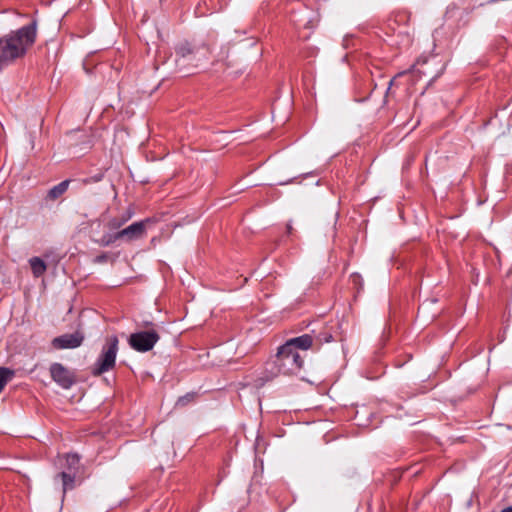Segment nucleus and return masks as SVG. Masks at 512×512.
Instances as JSON below:
<instances>
[{"label":"nucleus","mask_w":512,"mask_h":512,"mask_svg":"<svg viewBox=\"0 0 512 512\" xmlns=\"http://www.w3.org/2000/svg\"><path fill=\"white\" fill-rule=\"evenodd\" d=\"M145 234V223L135 222L128 227L117 232V237L125 241H132L141 238Z\"/></svg>","instance_id":"nucleus-7"},{"label":"nucleus","mask_w":512,"mask_h":512,"mask_svg":"<svg viewBox=\"0 0 512 512\" xmlns=\"http://www.w3.org/2000/svg\"><path fill=\"white\" fill-rule=\"evenodd\" d=\"M52 379L64 389L70 388L74 383V375L60 363H54L50 367Z\"/></svg>","instance_id":"nucleus-5"},{"label":"nucleus","mask_w":512,"mask_h":512,"mask_svg":"<svg viewBox=\"0 0 512 512\" xmlns=\"http://www.w3.org/2000/svg\"><path fill=\"white\" fill-rule=\"evenodd\" d=\"M84 340L81 332L76 331L72 334H64L56 337L52 341V345L56 349H73L79 347Z\"/></svg>","instance_id":"nucleus-6"},{"label":"nucleus","mask_w":512,"mask_h":512,"mask_svg":"<svg viewBox=\"0 0 512 512\" xmlns=\"http://www.w3.org/2000/svg\"><path fill=\"white\" fill-rule=\"evenodd\" d=\"M312 343V337L308 334H304L299 337H295L288 340L284 345H289V348H291L294 351H297V349H309L312 346Z\"/></svg>","instance_id":"nucleus-8"},{"label":"nucleus","mask_w":512,"mask_h":512,"mask_svg":"<svg viewBox=\"0 0 512 512\" xmlns=\"http://www.w3.org/2000/svg\"><path fill=\"white\" fill-rule=\"evenodd\" d=\"M176 52L179 56L185 58L192 53V48L190 47V45L188 43H185V44H181L177 48Z\"/></svg>","instance_id":"nucleus-14"},{"label":"nucleus","mask_w":512,"mask_h":512,"mask_svg":"<svg viewBox=\"0 0 512 512\" xmlns=\"http://www.w3.org/2000/svg\"><path fill=\"white\" fill-rule=\"evenodd\" d=\"M304 364L303 357L298 351L289 348V345H282L276 355V365L279 372L285 375H297Z\"/></svg>","instance_id":"nucleus-2"},{"label":"nucleus","mask_w":512,"mask_h":512,"mask_svg":"<svg viewBox=\"0 0 512 512\" xmlns=\"http://www.w3.org/2000/svg\"><path fill=\"white\" fill-rule=\"evenodd\" d=\"M70 180H64L53 186L47 193V199L54 201L61 197L68 189Z\"/></svg>","instance_id":"nucleus-10"},{"label":"nucleus","mask_w":512,"mask_h":512,"mask_svg":"<svg viewBox=\"0 0 512 512\" xmlns=\"http://www.w3.org/2000/svg\"><path fill=\"white\" fill-rule=\"evenodd\" d=\"M118 343V338L115 335L106 339L101 354L92 367V374L94 376H99L111 370L115 366Z\"/></svg>","instance_id":"nucleus-3"},{"label":"nucleus","mask_w":512,"mask_h":512,"mask_svg":"<svg viewBox=\"0 0 512 512\" xmlns=\"http://www.w3.org/2000/svg\"><path fill=\"white\" fill-rule=\"evenodd\" d=\"M55 482H61L63 494L67 490L74 488L75 475L71 473L61 472L54 478Z\"/></svg>","instance_id":"nucleus-9"},{"label":"nucleus","mask_w":512,"mask_h":512,"mask_svg":"<svg viewBox=\"0 0 512 512\" xmlns=\"http://www.w3.org/2000/svg\"><path fill=\"white\" fill-rule=\"evenodd\" d=\"M121 239L120 237H117V233L113 234V235H105L102 239V244L104 246H109L111 245L112 243H114L115 241Z\"/></svg>","instance_id":"nucleus-16"},{"label":"nucleus","mask_w":512,"mask_h":512,"mask_svg":"<svg viewBox=\"0 0 512 512\" xmlns=\"http://www.w3.org/2000/svg\"><path fill=\"white\" fill-rule=\"evenodd\" d=\"M66 460L70 468L76 469L80 459L76 454H68Z\"/></svg>","instance_id":"nucleus-15"},{"label":"nucleus","mask_w":512,"mask_h":512,"mask_svg":"<svg viewBox=\"0 0 512 512\" xmlns=\"http://www.w3.org/2000/svg\"><path fill=\"white\" fill-rule=\"evenodd\" d=\"M29 264L35 277L42 276L47 269L45 262L39 257H32Z\"/></svg>","instance_id":"nucleus-11"},{"label":"nucleus","mask_w":512,"mask_h":512,"mask_svg":"<svg viewBox=\"0 0 512 512\" xmlns=\"http://www.w3.org/2000/svg\"><path fill=\"white\" fill-rule=\"evenodd\" d=\"M15 375V372L6 367H0V393L3 391L8 382H10Z\"/></svg>","instance_id":"nucleus-12"},{"label":"nucleus","mask_w":512,"mask_h":512,"mask_svg":"<svg viewBox=\"0 0 512 512\" xmlns=\"http://www.w3.org/2000/svg\"><path fill=\"white\" fill-rule=\"evenodd\" d=\"M131 218V214L128 213L126 216H123L121 218L114 217L110 219L107 223V227L110 230H117L119 229L125 222H127Z\"/></svg>","instance_id":"nucleus-13"},{"label":"nucleus","mask_w":512,"mask_h":512,"mask_svg":"<svg viewBox=\"0 0 512 512\" xmlns=\"http://www.w3.org/2000/svg\"><path fill=\"white\" fill-rule=\"evenodd\" d=\"M287 228L289 232L292 230V227L290 225H288Z\"/></svg>","instance_id":"nucleus-18"},{"label":"nucleus","mask_w":512,"mask_h":512,"mask_svg":"<svg viewBox=\"0 0 512 512\" xmlns=\"http://www.w3.org/2000/svg\"><path fill=\"white\" fill-rule=\"evenodd\" d=\"M159 339L157 331L147 330L132 333L128 338V343L135 351L144 353L152 350Z\"/></svg>","instance_id":"nucleus-4"},{"label":"nucleus","mask_w":512,"mask_h":512,"mask_svg":"<svg viewBox=\"0 0 512 512\" xmlns=\"http://www.w3.org/2000/svg\"><path fill=\"white\" fill-rule=\"evenodd\" d=\"M36 39V22L12 32L0 39V71L22 57Z\"/></svg>","instance_id":"nucleus-1"},{"label":"nucleus","mask_w":512,"mask_h":512,"mask_svg":"<svg viewBox=\"0 0 512 512\" xmlns=\"http://www.w3.org/2000/svg\"><path fill=\"white\" fill-rule=\"evenodd\" d=\"M500 512H512V506H508V507L502 509Z\"/></svg>","instance_id":"nucleus-17"}]
</instances>
